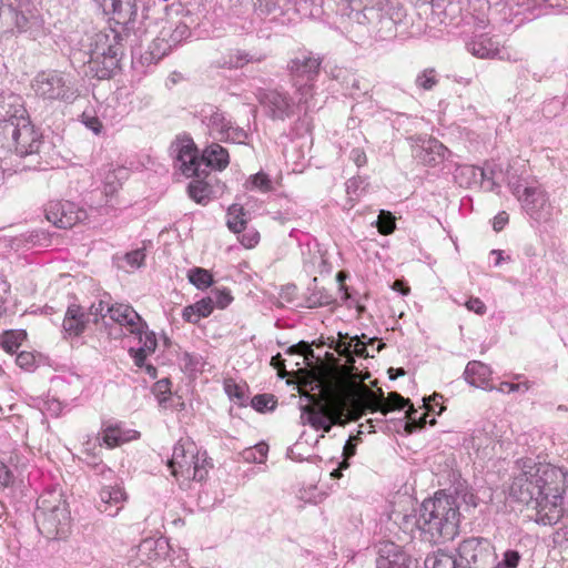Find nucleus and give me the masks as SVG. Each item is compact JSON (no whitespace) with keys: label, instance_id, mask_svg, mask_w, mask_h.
I'll list each match as a JSON object with an SVG mask.
<instances>
[{"label":"nucleus","instance_id":"1","mask_svg":"<svg viewBox=\"0 0 568 568\" xmlns=\"http://www.w3.org/2000/svg\"><path fill=\"white\" fill-rule=\"evenodd\" d=\"M351 369L343 367L341 372L323 376L320 379L318 400L303 408L306 422L316 430L328 433L334 425L354 422L353 398L349 388Z\"/></svg>","mask_w":568,"mask_h":568},{"label":"nucleus","instance_id":"2","mask_svg":"<svg viewBox=\"0 0 568 568\" xmlns=\"http://www.w3.org/2000/svg\"><path fill=\"white\" fill-rule=\"evenodd\" d=\"M459 509L456 500L445 493H436L434 498L422 505L419 527L432 540H452L458 534Z\"/></svg>","mask_w":568,"mask_h":568},{"label":"nucleus","instance_id":"3","mask_svg":"<svg viewBox=\"0 0 568 568\" xmlns=\"http://www.w3.org/2000/svg\"><path fill=\"white\" fill-rule=\"evenodd\" d=\"M168 467L179 486L187 489L193 481L206 480L213 464L207 452L201 449L194 440L181 438L173 447Z\"/></svg>","mask_w":568,"mask_h":568},{"label":"nucleus","instance_id":"4","mask_svg":"<svg viewBox=\"0 0 568 568\" xmlns=\"http://www.w3.org/2000/svg\"><path fill=\"white\" fill-rule=\"evenodd\" d=\"M345 367L351 369L348 376L353 398V416H351L353 420H358L366 410L381 412L383 415H387L392 410L403 409L412 405L408 398H404L396 392H390L385 398L382 388L377 392L372 390L364 384V381L371 375L367 371L354 373L352 366L347 365Z\"/></svg>","mask_w":568,"mask_h":568},{"label":"nucleus","instance_id":"5","mask_svg":"<svg viewBox=\"0 0 568 568\" xmlns=\"http://www.w3.org/2000/svg\"><path fill=\"white\" fill-rule=\"evenodd\" d=\"M520 475L511 486L521 483L524 487L532 489L535 494L566 495L568 489V470L547 462H536L523 458L518 462Z\"/></svg>","mask_w":568,"mask_h":568},{"label":"nucleus","instance_id":"6","mask_svg":"<svg viewBox=\"0 0 568 568\" xmlns=\"http://www.w3.org/2000/svg\"><path fill=\"white\" fill-rule=\"evenodd\" d=\"M39 531L49 539L64 537L70 529L71 516L61 491L47 490L40 495L34 514Z\"/></svg>","mask_w":568,"mask_h":568},{"label":"nucleus","instance_id":"7","mask_svg":"<svg viewBox=\"0 0 568 568\" xmlns=\"http://www.w3.org/2000/svg\"><path fill=\"white\" fill-rule=\"evenodd\" d=\"M510 495L534 510L532 519L538 525L554 526L565 516V495L535 494L521 483L510 487Z\"/></svg>","mask_w":568,"mask_h":568},{"label":"nucleus","instance_id":"8","mask_svg":"<svg viewBox=\"0 0 568 568\" xmlns=\"http://www.w3.org/2000/svg\"><path fill=\"white\" fill-rule=\"evenodd\" d=\"M459 566L463 568H494L497 555L485 538H468L458 546Z\"/></svg>","mask_w":568,"mask_h":568},{"label":"nucleus","instance_id":"9","mask_svg":"<svg viewBox=\"0 0 568 568\" xmlns=\"http://www.w3.org/2000/svg\"><path fill=\"white\" fill-rule=\"evenodd\" d=\"M169 556L170 545L166 539L146 538L134 549L131 561L136 568H166Z\"/></svg>","mask_w":568,"mask_h":568},{"label":"nucleus","instance_id":"10","mask_svg":"<svg viewBox=\"0 0 568 568\" xmlns=\"http://www.w3.org/2000/svg\"><path fill=\"white\" fill-rule=\"evenodd\" d=\"M45 217L59 229H71L87 219V212L72 202L53 201L45 209Z\"/></svg>","mask_w":568,"mask_h":568},{"label":"nucleus","instance_id":"11","mask_svg":"<svg viewBox=\"0 0 568 568\" xmlns=\"http://www.w3.org/2000/svg\"><path fill=\"white\" fill-rule=\"evenodd\" d=\"M322 59L311 52H300L288 63L290 74L295 87L302 90V82L308 83L315 81L320 73Z\"/></svg>","mask_w":568,"mask_h":568},{"label":"nucleus","instance_id":"12","mask_svg":"<svg viewBox=\"0 0 568 568\" xmlns=\"http://www.w3.org/2000/svg\"><path fill=\"white\" fill-rule=\"evenodd\" d=\"M14 150L20 156L39 153L42 145V135L30 121L22 119L12 131Z\"/></svg>","mask_w":568,"mask_h":568},{"label":"nucleus","instance_id":"13","mask_svg":"<svg viewBox=\"0 0 568 568\" xmlns=\"http://www.w3.org/2000/svg\"><path fill=\"white\" fill-rule=\"evenodd\" d=\"M33 87L38 95L49 100L65 99L69 92L63 75L58 71L41 72L36 78Z\"/></svg>","mask_w":568,"mask_h":568},{"label":"nucleus","instance_id":"14","mask_svg":"<svg viewBox=\"0 0 568 568\" xmlns=\"http://www.w3.org/2000/svg\"><path fill=\"white\" fill-rule=\"evenodd\" d=\"M412 559L403 548L389 540L377 545V568H412Z\"/></svg>","mask_w":568,"mask_h":568},{"label":"nucleus","instance_id":"15","mask_svg":"<svg viewBox=\"0 0 568 568\" xmlns=\"http://www.w3.org/2000/svg\"><path fill=\"white\" fill-rule=\"evenodd\" d=\"M111 321L124 327L130 334H138L146 327V323L129 304L114 303L106 310Z\"/></svg>","mask_w":568,"mask_h":568},{"label":"nucleus","instance_id":"16","mask_svg":"<svg viewBox=\"0 0 568 568\" xmlns=\"http://www.w3.org/2000/svg\"><path fill=\"white\" fill-rule=\"evenodd\" d=\"M99 499L100 511L114 516L123 508L128 495L122 486L109 485L101 488Z\"/></svg>","mask_w":568,"mask_h":568},{"label":"nucleus","instance_id":"17","mask_svg":"<svg viewBox=\"0 0 568 568\" xmlns=\"http://www.w3.org/2000/svg\"><path fill=\"white\" fill-rule=\"evenodd\" d=\"M89 315L82 306L72 304L68 307L62 327L67 337H79L87 328Z\"/></svg>","mask_w":568,"mask_h":568},{"label":"nucleus","instance_id":"18","mask_svg":"<svg viewBox=\"0 0 568 568\" xmlns=\"http://www.w3.org/2000/svg\"><path fill=\"white\" fill-rule=\"evenodd\" d=\"M176 160L180 162V169L186 176H200L199 168L202 158H199L197 149L193 142L183 143L178 149Z\"/></svg>","mask_w":568,"mask_h":568},{"label":"nucleus","instance_id":"19","mask_svg":"<svg viewBox=\"0 0 568 568\" xmlns=\"http://www.w3.org/2000/svg\"><path fill=\"white\" fill-rule=\"evenodd\" d=\"M468 51L479 59H494L499 53L498 42L488 36H478L467 44Z\"/></svg>","mask_w":568,"mask_h":568},{"label":"nucleus","instance_id":"20","mask_svg":"<svg viewBox=\"0 0 568 568\" xmlns=\"http://www.w3.org/2000/svg\"><path fill=\"white\" fill-rule=\"evenodd\" d=\"M213 311V300L204 297L192 305L185 306L182 312V318L187 323L196 324L201 318L210 316Z\"/></svg>","mask_w":568,"mask_h":568},{"label":"nucleus","instance_id":"21","mask_svg":"<svg viewBox=\"0 0 568 568\" xmlns=\"http://www.w3.org/2000/svg\"><path fill=\"white\" fill-rule=\"evenodd\" d=\"M138 435L135 430H124L119 425H108L102 430V440L109 448H114L135 439Z\"/></svg>","mask_w":568,"mask_h":568},{"label":"nucleus","instance_id":"22","mask_svg":"<svg viewBox=\"0 0 568 568\" xmlns=\"http://www.w3.org/2000/svg\"><path fill=\"white\" fill-rule=\"evenodd\" d=\"M202 162L219 171H223L230 163V156L226 149L217 143L209 145L202 155Z\"/></svg>","mask_w":568,"mask_h":568},{"label":"nucleus","instance_id":"23","mask_svg":"<svg viewBox=\"0 0 568 568\" xmlns=\"http://www.w3.org/2000/svg\"><path fill=\"white\" fill-rule=\"evenodd\" d=\"M518 200L530 215H535L546 203L544 192L534 186H526L523 193L518 194Z\"/></svg>","mask_w":568,"mask_h":568},{"label":"nucleus","instance_id":"24","mask_svg":"<svg viewBox=\"0 0 568 568\" xmlns=\"http://www.w3.org/2000/svg\"><path fill=\"white\" fill-rule=\"evenodd\" d=\"M266 102L272 108L273 115L276 118L287 116L292 111V103L290 98L278 91H271L267 93Z\"/></svg>","mask_w":568,"mask_h":568},{"label":"nucleus","instance_id":"25","mask_svg":"<svg viewBox=\"0 0 568 568\" xmlns=\"http://www.w3.org/2000/svg\"><path fill=\"white\" fill-rule=\"evenodd\" d=\"M27 339V333L23 329H8L0 334V346L9 354L16 353L22 343Z\"/></svg>","mask_w":568,"mask_h":568},{"label":"nucleus","instance_id":"26","mask_svg":"<svg viewBox=\"0 0 568 568\" xmlns=\"http://www.w3.org/2000/svg\"><path fill=\"white\" fill-rule=\"evenodd\" d=\"M247 221L245 219V211L243 206L239 204H233L229 207L227 214H226V225L227 227L236 233L240 234L246 229Z\"/></svg>","mask_w":568,"mask_h":568},{"label":"nucleus","instance_id":"27","mask_svg":"<svg viewBox=\"0 0 568 568\" xmlns=\"http://www.w3.org/2000/svg\"><path fill=\"white\" fill-rule=\"evenodd\" d=\"M187 193L192 200L199 204H205L210 200L211 186L204 180L194 179L187 186Z\"/></svg>","mask_w":568,"mask_h":568},{"label":"nucleus","instance_id":"28","mask_svg":"<svg viewBox=\"0 0 568 568\" xmlns=\"http://www.w3.org/2000/svg\"><path fill=\"white\" fill-rule=\"evenodd\" d=\"M187 278L199 290H206L214 283L212 273L202 267L191 268Z\"/></svg>","mask_w":568,"mask_h":568},{"label":"nucleus","instance_id":"29","mask_svg":"<svg viewBox=\"0 0 568 568\" xmlns=\"http://www.w3.org/2000/svg\"><path fill=\"white\" fill-rule=\"evenodd\" d=\"M353 342L352 338L349 341H338L337 345H336V352L341 355V356H344L346 358V363L344 365H341L338 367H336L335 369L326 373L324 376H328L331 374H335L337 372H341V369L347 365L352 366L353 367V372L354 373H363L362 371H358L357 367H355L354 365V358H352L351 356V351H352V346H353Z\"/></svg>","mask_w":568,"mask_h":568},{"label":"nucleus","instance_id":"30","mask_svg":"<svg viewBox=\"0 0 568 568\" xmlns=\"http://www.w3.org/2000/svg\"><path fill=\"white\" fill-rule=\"evenodd\" d=\"M426 565L430 568H456L459 566V558L445 551H437L433 557L426 559Z\"/></svg>","mask_w":568,"mask_h":568},{"label":"nucleus","instance_id":"31","mask_svg":"<svg viewBox=\"0 0 568 568\" xmlns=\"http://www.w3.org/2000/svg\"><path fill=\"white\" fill-rule=\"evenodd\" d=\"M246 189L258 190L262 193H268L273 191V184L270 176L264 172H257L250 176L246 182Z\"/></svg>","mask_w":568,"mask_h":568},{"label":"nucleus","instance_id":"32","mask_svg":"<svg viewBox=\"0 0 568 568\" xmlns=\"http://www.w3.org/2000/svg\"><path fill=\"white\" fill-rule=\"evenodd\" d=\"M416 414L417 410L413 407V405H410L409 408L406 410L407 422L405 424V432L407 434H413L417 429L424 428L427 423V413H423L419 417H417Z\"/></svg>","mask_w":568,"mask_h":568},{"label":"nucleus","instance_id":"33","mask_svg":"<svg viewBox=\"0 0 568 568\" xmlns=\"http://www.w3.org/2000/svg\"><path fill=\"white\" fill-rule=\"evenodd\" d=\"M268 445L264 442L256 444L244 450L243 456L246 462L262 464L266 460Z\"/></svg>","mask_w":568,"mask_h":568},{"label":"nucleus","instance_id":"34","mask_svg":"<svg viewBox=\"0 0 568 568\" xmlns=\"http://www.w3.org/2000/svg\"><path fill=\"white\" fill-rule=\"evenodd\" d=\"M395 217L390 212L381 211L377 220L378 232L383 235H389L395 231Z\"/></svg>","mask_w":568,"mask_h":568},{"label":"nucleus","instance_id":"35","mask_svg":"<svg viewBox=\"0 0 568 568\" xmlns=\"http://www.w3.org/2000/svg\"><path fill=\"white\" fill-rule=\"evenodd\" d=\"M139 339L141 343V346L139 348L142 349V352L151 353L153 354L158 347V339L153 332L148 331V326L143 328L141 333H138Z\"/></svg>","mask_w":568,"mask_h":568},{"label":"nucleus","instance_id":"36","mask_svg":"<svg viewBox=\"0 0 568 568\" xmlns=\"http://www.w3.org/2000/svg\"><path fill=\"white\" fill-rule=\"evenodd\" d=\"M437 83L436 71L433 68L425 69L416 78V84L423 90H432Z\"/></svg>","mask_w":568,"mask_h":568},{"label":"nucleus","instance_id":"37","mask_svg":"<svg viewBox=\"0 0 568 568\" xmlns=\"http://www.w3.org/2000/svg\"><path fill=\"white\" fill-rule=\"evenodd\" d=\"M80 121L85 125L87 129L91 130L94 134L99 135L102 133L103 124L94 113L84 111L80 115Z\"/></svg>","mask_w":568,"mask_h":568},{"label":"nucleus","instance_id":"38","mask_svg":"<svg viewBox=\"0 0 568 568\" xmlns=\"http://www.w3.org/2000/svg\"><path fill=\"white\" fill-rule=\"evenodd\" d=\"M260 232L255 229H245L243 234L239 236L240 243L247 250L254 248L260 243Z\"/></svg>","mask_w":568,"mask_h":568},{"label":"nucleus","instance_id":"39","mask_svg":"<svg viewBox=\"0 0 568 568\" xmlns=\"http://www.w3.org/2000/svg\"><path fill=\"white\" fill-rule=\"evenodd\" d=\"M14 474L10 467L0 458V491L14 484Z\"/></svg>","mask_w":568,"mask_h":568},{"label":"nucleus","instance_id":"40","mask_svg":"<svg viewBox=\"0 0 568 568\" xmlns=\"http://www.w3.org/2000/svg\"><path fill=\"white\" fill-rule=\"evenodd\" d=\"M483 372V383L485 382L488 375V367L481 363L473 362L467 365L466 374L471 384H477L476 379L471 377L473 374Z\"/></svg>","mask_w":568,"mask_h":568},{"label":"nucleus","instance_id":"41","mask_svg":"<svg viewBox=\"0 0 568 568\" xmlns=\"http://www.w3.org/2000/svg\"><path fill=\"white\" fill-rule=\"evenodd\" d=\"M213 304L215 303L219 308H225L233 301V296L227 288L215 290Z\"/></svg>","mask_w":568,"mask_h":568},{"label":"nucleus","instance_id":"42","mask_svg":"<svg viewBox=\"0 0 568 568\" xmlns=\"http://www.w3.org/2000/svg\"><path fill=\"white\" fill-rule=\"evenodd\" d=\"M352 341H354L351 351L352 358H354V355L362 358L373 357V355H369L368 353L366 343L361 341L357 336L352 337Z\"/></svg>","mask_w":568,"mask_h":568},{"label":"nucleus","instance_id":"43","mask_svg":"<svg viewBox=\"0 0 568 568\" xmlns=\"http://www.w3.org/2000/svg\"><path fill=\"white\" fill-rule=\"evenodd\" d=\"M101 7L106 14H114L119 18L122 17V1L121 0H102Z\"/></svg>","mask_w":568,"mask_h":568},{"label":"nucleus","instance_id":"44","mask_svg":"<svg viewBox=\"0 0 568 568\" xmlns=\"http://www.w3.org/2000/svg\"><path fill=\"white\" fill-rule=\"evenodd\" d=\"M153 392L156 396H162L160 400H165L168 395L171 394V382L168 378L158 381L154 384Z\"/></svg>","mask_w":568,"mask_h":568},{"label":"nucleus","instance_id":"45","mask_svg":"<svg viewBox=\"0 0 568 568\" xmlns=\"http://www.w3.org/2000/svg\"><path fill=\"white\" fill-rule=\"evenodd\" d=\"M17 365H19L21 368L29 369L31 368L36 363V357L30 352H21L17 355L16 358Z\"/></svg>","mask_w":568,"mask_h":568},{"label":"nucleus","instance_id":"46","mask_svg":"<svg viewBox=\"0 0 568 568\" xmlns=\"http://www.w3.org/2000/svg\"><path fill=\"white\" fill-rule=\"evenodd\" d=\"M530 388V384L528 382L523 383H501L500 390L504 393H513V392H527Z\"/></svg>","mask_w":568,"mask_h":568},{"label":"nucleus","instance_id":"47","mask_svg":"<svg viewBox=\"0 0 568 568\" xmlns=\"http://www.w3.org/2000/svg\"><path fill=\"white\" fill-rule=\"evenodd\" d=\"M224 388H225L226 394L230 397H235V398L241 399L244 396V392H243L242 387L240 385H237L233 379H226L224 383Z\"/></svg>","mask_w":568,"mask_h":568},{"label":"nucleus","instance_id":"48","mask_svg":"<svg viewBox=\"0 0 568 568\" xmlns=\"http://www.w3.org/2000/svg\"><path fill=\"white\" fill-rule=\"evenodd\" d=\"M125 258L131 266L140 267L145 260V253L143 250H135L128 253Z\"/></svg>","mask_w":568,"mask_h":568},{"label":"nucleus","instance_id":"49","mask_svg":"<svg viewBox=\"0 0 568 568\" xmlns=\"http://www.w3.org/2000/svg\"><path fill=\"white\" fill-rule=\"evenodd\" d=\"M465 306L468 311L475 312L478 315H483L486 312V306L484 302L478 297H470L466 303Z\"/></svg>","mask_w":568,"mask_h":568},{"label":"nucleus","instance_id":"50","mask_svg":"<svg viewBox=\"0 0 568 568\" xmlns=\"http://www.w3.org/2000/svg\"><path fill=\"white\" fill-rule=\"evenodd\" d=\"M356 453V445L353 444L352 439H348L344 446V449H343V462L341 463V466L344 467V468H348L349 464H348V459L351 457H353Z\"/></svg>","mask_w":568,"mask_h":568},{"label":"nucleus","instance_id":"51","mask_svg":"<svg viewBox=\"0 0 568 568\" xmlns=\"http://www.w3.org/2000/svg\"><path fill=\"white\" fill-rule=\"evenodd\" d=\"M287 352L290 354H300L305 357L313 355L312 347L305 342H300L298 344L291 346Z\"/></svg>","mask_w":568,"mask_h":568},{"label":"nucleus","instance_id":"52","mask_svg":"<svg viewBox=\"0 0 568 568\" xmlns=\"http://www.w3.org/2000/svg\"><path fill=\"white\" fill-rule=\"evenodd\" d=\"M509 215L503 211L499 212L493 220V227L496 232H500L507 225Z\"/></svg>","mask_w":568,"mask_h":568},{"label":"nucleus","instance_id":"53","mask_svg":"<svg viewBox=\"0 0 568 568\" xmlns=\"http://www.w3.org/2000/svg\"><path fill=\"white\" fill-rule=\"evenodd\" d=\"M271 365L277 371V375L281 378H284L287 376V372L285 369L284 359L282 358L281 354H277L272 357Z\"/></svg>","mask_w":568,"mask_h":568},{"label":"nucleus","instance_id":"54","mask_svg":"<svg viewBox=\"0 0 568 568\" xmlns=\"http://www.w3.org/2000/svg\"><path fill=\"white\" fill-rule=\"evenodd\" d=\"M519 554L514 550L505 552L503 564L506 568H516L519 561Z\"/></svg>","mask_w":568,"mask_h":568},{"label":"nucleus","instance_id":"55","mask_svg":"<svg viewBox=\"0 0 568 568\" xmlns=\"http://www.w3.org/2000/svg\"><path fill=\"white\" fill-rule=\"evenodd\" d=\"M351 156L357 166H363L367 163V156L363 149H359V148L353 149Z\"/></svg>","mask_w":568,"mask_h":568},{"label":"nucleus","instance_id":"56","mask_svg":"<svg viewBox=\"0 0 568 568\" xmlns=\"http://www.w3.org/2000/svg\"><path fill=\"white\" fill-rule=\"evenodd\" d=\"M131 354L134 361V364L138 367H143L145 365V359L151 353L142 352L141 348H138L136 351L131 349Z\"/></svg>","mask_w":568,"mask_h":568},{"label":"nucleus","instance_id":"57","mask_svg":"<svg viewBox=\"0 0 568 568\" xmlns=\"http://www.w3.org/2000/svg\"><path fill=\"white\" fill-rule=\"evenodd\" d=\"M393 290L400 292L403 295H407L410 288L404 283V281L396 280L393 284Z\"/></svg>","mask_w":568,"mask_h":568},{"label":"nucleus","instance_id":"58","mask_svg":"<svg viewBox=\"0 0 568 568\" xmlns=\"http://www.w3.org/2000/svg\"><path fill=\"white\" fill-rule=\"evenodd\" d=\"M253 405L258 409L261 408V406H265L266 405V396L265 395L255 396L253 398Z\"/></svg>","mask_w":568,"mask_h":568},{"label":"nucleus","instance_id":"59","mask_svg":"<svg viewBox=\"0 0 568 568\" xmlns=\"http://www.w3.org/2000/svg\"><path fill=\"white\" fill-rule=\"evenodd\" d=\"M393 372H394V368H390V369L388 371V373H389V378H390V379H395V378H397L398 376H404V375H405V371H404L403 368H398V369L396 371V374H393Z\"/></svg>","mask_w":568,"mask_h":568},{"label":"nucleus","instance_id":"60","mask_svg":"<svg viewBox=\"0 0 568 568\" xmlns=\"http://www.w3.org/2000/svg\"><path fill=\"white\" fill-rule=\"evenodd\" d=\"M143 367H145L146 373L152 377H156V368L153 365L145 364Z\"/></svg>","mask_w":568,"mask_h":568},{"label":"nucleus","instance_id":"61","mask_svg":"<svg viewBox=\"0 0 568 568\" xmlns=\"http://www.w3.org/2000/svg\"><path fill=\"white\" fill-rule=\"evenodd\" d=\"M345 469L344 467H342L341 465L338 466V468L334 469L332 473H331V476L333 478H341L342 477V470Z\"/></svg>","mask_w":568,"mask_h":568},{"label":"nucleus","instance_id":"62","mask_svg":"<svg viewBox=\"0 0 568 568\" xmlns=\"http://www.w3.org/2000/svg\"><path fill=\"white\" fill-rule=\"evenodd\" d=\"M111 75L110 70H103L101 71V74L99 75L101 79L109 78Z\"/></svg>","mask_w":568,"mask_h":568},{"label":"nucleus","instance_id":"63","mask_svg":"<svg viewBox=\"0 0 568 568\" xmlns=\"http://www.w3.org/2000/svg\"><path fill=\"white\" fill-rule=\"evenodd\" d=\"M345 278V274L343 272L337 273V280L342 283Z\"/></svg>","mask_w":568,"mask_h":568},{"label":"nucleus","instance_id":"64","mask_svg":"<svg viewBox=\"0 0 568 568\" xmlns=\"http://www.w3.org/2000/svg\"><path fill=\"white\" fill-rule=\"evenodd\" d=\"M153 43H154V45H160L161 43H164V40L156 38Z\"/></svg>","mask_w":568,"mask_h":568}]
</instances>
